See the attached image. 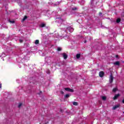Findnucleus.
I'll list each match as a JSON object with an SVG mask.
<instances>
[{
  "mask_svg": "<svg viewBox=\"0 0 124 124\" xmlns=\"http://www.w3.org/2000/svg\"><path fill=\"white\" fill-rule=\"evenodd\" d=\"M77 59H80L81 58V54H77L76 55Z\"/></svg>",
  "mask_w": 124,
  "mask_h": 124,
  "instance_id": "9d476101",
  "label": "nucleus"
},
{
  "mask_svg": "<svg viewBox=\"0 0 124 124\" xmlns=\"http://www.w3.org/2000/svg\"><path fill=\"white\" fill-rule=\"evenodd\" d=\"M57 50H58V51H62V48H61V47H58V48H57Z\"/></svg>",
  "mask_w": 124,
  "mask_h": 124,
  "instance_id": "412c9836",
  "label": "nucleus"
},
{
  "mask_svg": "<svg viewBox=\"0 0 124 124\" xmlns=\"http://www.w3.org/2000/svg\"><path fill=\"white\" fill-rule=\"evenodd\" d=\"M72 10H73V11L77 10V8L76 7H74L72 9Z\"/></svg>",
  "mask_w": 124,
  "mask_h": 124,
  "instance_id": "6ab92c4d",
  "label": "nucleus"
},
{
  "mask_svg": "<svg viewBox=\"0 0 124 124\" xmlns=\"http://www.w3.org/2000/svg\"><path fill=\"white\" fill-rule=\"evenodd\" d=\"M84 43H87V40L84 41Z\"/></svg>",
  "mask_w": 124,
  "mask_h": 124,
  "instance_id": "cd10ccee",
  "label": "nucleus"
},
{
  "mask_svg": "<svg viewBox=\"0 0 124 124\" xmlns=\"http://www.w3.org/2000/svg\"><path fill=\"white\" fill-rule=\"evenodd\" d=\"M60 93H61L62 94H63L64 93L63 91H61L60 92Z\"/></svg>",
  "mask_w": 124,
  "mask_h": 124,
  "instance_id": "4be33fe9",
  "label": "nucleus"
},
{
  "mask_svg": "<svg viewBox=\"0 0 124 124\" xmlns=\"http://www.w3.org/2000/svg\"><path fill=\"white\" fill-rule=\"evenodd\" d=\"M64 21V20H63L62 19L59 18L56 21V22H58V23H59L60 24H62Z\"/></svg>",
  "mask_w": 124,
  "mask_h": 124,
  "instance_id": "7ed1b4c3",
  "label": "nucleus"
},
{
  "mask_svg": "<svg viewBox=\"0 0 124 124\" xmlns=\"http://www.w3.org/2000/svg\"><path fill=\"white\" fill-rule=\"evenodd\" d=\"M113 80L114 77H113V75H112V74H111L109 76V83L110 84H112V83H113Z\"/></svg>",
  "mask_w": 124,
  "mask_h": 124,
  "instance_id": "f257e3e1",
  "label": "nucleus"
},
{
  "mask_svg": "<svg viewBox=\"0 0 124 124\" xmlns=\"http://www.w3.org/2000/svg\"><path fill=\"white\" fill-rule=\"evenodd\" d=\"M120 94H117L116 95H115L114 96V97H113V99H114V100H116V99H118V97H119V96H120Z\"/></svg>",
  "mask_w": 124,
  "mask_h": 124,
  "instance_id": "6e6552de",
  "label": "nucleus"
},
{
  "mask_svg": "<svg viewBox=\"0 0 124 124\" xmlns=\"http://www.w3.org/2000/svg\"><path fill=\"white\" fill-rule=\"evenodd\" d=\"M21 106H22V104H21V103H20V104H19V105H18V108H20V107H21Z\"/></svg>",
  "mask_w": 124,
  "mask_h": 124,
  "instance_id": "b1692460",
  "label": "nucleus"
},
{
  "mask_svg": "<svg viewBox=\"0 0 124 124\" xmlns=\"http://www.w3.org/2000/svg\"><path fill=\"white\" fill-rule=\"evenodd\" d=\"M0 89H1V83H0Z\"/></svg>",
  "mask_w": 124,
  "mask_h": 124,
  "instance_id": "a878e982",
  "label": "nucleus"
},
{
  "mask_svg": "<svg viewBox=\"0 0 124 124\" xmlns=\"http://www.w3.org/2000/svg\"><path fill=\"white\" fill-rule=\"evenodd\" d=\"M73 105H75V106H77V105H78V103L77 102H73Z\"/></svg>",
  "mask_w": 124,
  "mask_h": 124,
  "instance_id": "4468645a",
  "label": "nucleus"
},
{
  "mask_svg": "<svg viewBox=\"0 0 124 124\" xmlns=\"http://www.w3.org/2000/svg\"><path fill=\"white\" fill-rule=\"evenodd\" d=\"M20 43H22L23 42V40H19Z\"/></svg>",
  "mask_w": 124,
  "mask_h": 124,
  "instance_id": "393cba45",
  "label": "nucleus"
},
{
  "mask_svg": "<svg viewBox=\"0 0 124 124\" xmlns=\"http://www.w3.org/2000/svg\"><path fill=\"white\" fill-rule=\"evenodd\" d=\"M67 29L69 31H70V32H72V31H74V29L72 28V27H68Z\"/></svg>",
  "mask_w": 124,
  "mask_h": 124,
  "instance_id": "0eeeda50",
  "label": "nucleus"
},
{
  "mask_svg": "<svg viewBox=\"0 0 124 124\" xmlns=\"http://www.w3.org/2000/svg\"><path fill=\"white\" fill-rule=\"evenodd\" d=\"M106 98H107V97L105 96H103L102 97V100H106Z\"/></svg>",
  "mask_w": 124,
  "mask_h": 124,
  "instance_id": "f3484780",
  "label": "nucleus"
},
{
  "mask_svg": "<svg viewBox=\"0 0 124 124\" xmlns=\"http://www.w3.org/2000/svg\"><path fill=\"white\" fill-rule=\"evenodd\" d=\"M9 22L10 23H12V24H14V23H15V21L14 20H13V21L9 20Z\"/></svg>",
  "mask_w": 124,
  "mask_h": 124,
  "instance_id": "aec40b11",
  "label": "nucleus"
},
{
  "mask_svg": "<svg viewBox=\"0 0 124 124\" xmlns=\"http://www.w3.org/2000/svg\"><path fill=\"white\" fill-rule=\"evenodd\" d=\"M99 16H102V13L100 12V13H99Z\"/></svg>",
  "mask_w": 124,
  "mask_h": 124,
  "instance_id": "5701e85b",
  "label": "nucleus"
},
{
  "mask_svg": "<svg viewBox=\"0 0 124 124\" xmlns=\"http://www.w3.org/2000/svg\"><path fill=\"white\" fill-rule=\"evenodd\" d=\"M113 64H114V65H118V66H120V61L115 62L113 63Z\"/></svg>",
  "mask_w": 124,
  "mask_h": 124,
  "instance_id": "1a4fd4ad",
  "label": "nucleus"
},
{
  "mask_svg": "<svg viewBox=\"0 0 124 124\" xmlns=\"http://www.w3.org/2000/svg\"><path fill=\"white\" fill-rule=\"evenodd\" d=\"M120 22H121V19L118 18V19L116 20V23H120Z\"/></svg>",
  "mask_w": 124,
  "mask_h": 124,
  "instance_id": "a211bd4d",
  "label": "nucleus"
},
{
  "mask_svg": "<svg viewBox=\"0 0 124 124\" xmlns=\"http://www.w3.org/2000/svg\"><path fill=\"white\" fill-rule=\"evenodd\" d=\"M46 25L44 23H42L40 25V27L41 28H44V27H45Z\"/></svg>",
  "mask_w": 124,
  "mask_h": 124,
  "instance_id": "ddd939ff",
  "label": "nucleus"
},
{
  "mask_svg": "<svg viewBox=\"0 0 124 124\" xmlns=\"http://www.w3.org/2000/svg\"><path fill=\"white\" fill-rule=\"evenodd\" d=\"M35 44L36 45H37V44H39V40H36L35 41Z\"/></svg>",
  "mask_w": 124,
  "mask_h": 124,
  "instance_id": "2eb2a0df",
  "label": "nucleus"
},
{
  "mask_svg": "<svg viewBox=\"0 0 124 124\" xmlns=\"http://www.w3.org/2000/svg\"><path fill=\"white\" fill-rule=\"evenodd\" d=\"M119 107H120V105H115L112 108V110H116V109H117V108H119Z\"/></svg>",
  "mask_w": 124,
  "mask_h": 124,
  "instance_id": "423d86ee",
  "label": "nucleus"
},
{
  "mask_svg": "<svg viewBox=\"0 0 124 124\" xmlns=\"http://www.w3.org/2000/svg\"><path fill=\"white\" fill-rule=\"evenodd\" d=\"M48 74H50V71H48Z\"/></svg>",
  "mask_w": 124,
  "mask_h": 124,
  "instance_id": "c85d7f7f",
  "label": "nucleus"
},
{
  "mask_svg": "<svg viewBox=\"0 0 124 124\" xmlns=\"http://www.w3.org/2000/svg\"><path fill=\"white\" fill-rule=\"evenodd\" d=\"M27 18H28V16H25L23 18L21 22H24V21H25L27 19Z\"/></svg>",
  "mask_w": 124,
  "mask_h": 124,
  "instance_id": "9b49d317",
  "label": "nucleus"
},
{
  "mask_svg": "<svg viewBox=\"0 0 124 124\" xmlns=\"http://www.w3.org/2000/svg\"><path fill=\"white\" fill-rule=\"evenodd\" d=\"M99 75L100 77H103V76H104V72H103V71L100 72Z\"/></svg>",
  "mask_w": 124,
  "mask_h": 124,
  "instance_id": "39448f33",
  "label": "nucleus"
},
{
  "mask_svg": "<svg viewBox=\"0 0 124 124\" xmlns=\"http://www.w3.org/2000/svg\"><path fill=\"white\" fill-rule=\"evenodd\" d=\"M70 95L68 94H66L64 96V98H68Z\"/></svg>",
  "mask_w": 124,
  "mask_h": 124,
  "instance_id": "f8f14e48",
  "label": "nucleus"
},
{
  "mask_svg": "<svg viewBox=\"0 0 124 124\" xmlns=\"http://www.w3.org/2000/svg\"><path fill=\"white\" fill-rule=\"evenodd\" d=\"M116 58H119V55H116Z\"/></svg>",
  "mask_w": 124,
  "mask_h": 124,
  "instance_id": "bb28decb",
  "label": "nucleus"
},
{
  "mask_svg": "<svg viewBox=\"0 0 124 124\" xmlns=\"http://www.w3.org/2000/svg\"><path fill=\"white\" fill-rule=\"evenodd\" d=\"M64 90L65 91H66L67 92H70V93H73V92H74V90H73V89L69 88H65Z\"/></svg>",
  "mask_w": 124,
  "mask_h": 124,
  "instance_id": "f03ea898",
  "label": "nucleus"
},
{
  "mask_svg": "<svg viewBox=\"0 0 124 124\" xmlns=\"http://www.w3.org/2000/svg\"><path fill=\"white\" fill-rule=\"evenodd\" d=\"M62 56H63V58L64 59V60H66V59H67V54H66V53H63L62 54Z\"/></svg>",
  "mask_w": 124,
  "mask_h": 124,
  "instance_id": "20e7f679",
  "label": "nucleus"
},
{
  "mask_svg": "<svg viewBox=\"0 0 124 124\" xmlns=\"http://www.w3.org/2000/svg\"><path fill=\"white\" fill-rule=\"evenodd\" d=\"M117 91H118V89L117 88H114L112 90V92L113 93H116V92H117Z\"/></svg>",
  "mask_w": 124,
  "mask_h": 124,
  "instance_id": "dca6fc26",
  "label": "nucleus"
}]
</instances>
